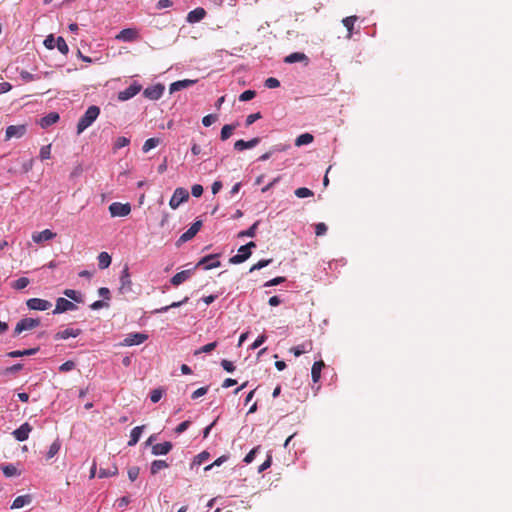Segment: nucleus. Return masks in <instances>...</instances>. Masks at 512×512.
Returning <instances> with one entry per match:
<instances>
[{
  "label": "nucleus",
  "mask_w": 512,
  "mask_h": 512,
  "mask_svg": "<svg viewBox=\"0 0 512 512\" xmlns=\"http://www.w3.org/2000/svg\"><path fill=\"white\" fill-rule=\"evenodd\" d=\"M99 114L100 108L98 106H89L88 109L85 111L84 115L78 121L77 134L80 135L88 127H90L93 124V122L98 118Z\"/></svg>",
  "instance_id": "nucleus-1"
},
{
  "label": "nucleus",
  "mask_w": 512,
  "mask_h": 512,
  "mask_svg": "<svg viewBox=\"0 0 512 512\" xmlns=\"http://www.w3.org/2000/svg\"><path fill=\"white\" fill-rule=\"evenodd\" d=\"M44 45L47 49L57 48L59 52L66 55L69 52V47L63 37L59 36L55 38L53 35H49L44 40Z\"/></svg>",
  "instance_id": "nucleus-2"
},
{
  "label": "nucleus",
  "mask_w": 512,
  "mask_h": 512,
  "mask_svg": "<svg viewBox=\"0 0 512 512\" xmlns=\"http://www.w3.org/2000/svg\"><path fill=\"white\" fill-rule=\"evenodd\" d=\"M202 227V221H195L186 232H184L176 241V246L180 247L182 244L188 242L199 232Z\"/></svg>",
  "instance_id": "nucleus-3"
},
{
  "label": "nucleus",
  "mask_w": 512,
  "mask_h": 512,
  "mask_svg": "<svg viewBox=\"0 0 512 512\" xmlns=\"http://www.w3.org/2000/svg\"><path fill=\"white\" fill-rule=\"evenodd\" d=\"M189 193L185 188H176L170 201L169 205L172 209H177L183 202L187 201Z\"/></svg>",
  "instance_id": "nucleus-4"
},
{
  "label": "nucleus",
  "mask_w": 512,
  "mask_h": 512,
  "mask_svg": "<svg viewBox=\"0 0 512 512\" xmlns=\"http://www.w3.org/2000/svg\"><path fill=\"white\" fill-rule=\"evenodd\" d=\"M40 325L39 319L34 318H23L21 319L14 329V335H19L23 331L32 330Z\"/></svg>",
  "instance_id": "nucleus-5"
},
{
  "label": "nucleus",
  "mask_w": 512,
  "mask_h": 512,
  "mask_svg": "<svg viewBox=\"0 0 512 512\" xmlns=\"http://www.w3.org/2000/svg\"><path fill=\"white\" fill-rule=\"evenodd\" d=\"M109 212L112 217H124L131 212V206L129 203L113 202L109 206Z\"/></svg>",
  "instance_id": "nucleus-6"
},
{
  "label": "nucleus",
  "mask_w": 512,
  "mask_h": 512,
  "mask_svg": "<svg viewBox=\"0 0 512 512\" xmlns=\"http://www.w3.org/2000/svg\"><path fill=\"white\" fill-rule=\"evenodd\" d=\"M165 90V86L161 83L149 86L143 91L145 98L150 100H158L162 97Z\"/></svg>",
  "instance_id": "nucleus-7"
},
{
  "label": "nucleus",
  "mask_w": 512,
  "mask_h": 512,
  "mask_svg": "<svg viewBox=\"0 0 512 512\" xmlns=\"http://www.w3.org/2000/svg\"><path fill=\"white\" fill-rule=\"evenodd\" d=\"M26 306L30 310L46 311L52 307V303L41 298H30L26 301Z\"/></svg>",
  "instance_id": "nucleus-8"
},
{
  "label": "nucleus",
  "mask_w": 512,
  "mask_h": 512,
  "mask_svg": "<svg viewBox=\"0 0 512 512\" xmlns=\"http://www.w3.org/2000/svg\"><path fill=\"white\" fill-rule=\"evenodd\" d=\"M76 309H77V306L72 301H70L69 299L60 297L56 300V305H55V309L53 310V314H62L67 311H73Z\"/></svg>",
  "instance_id": "nucleus-9"
},
{
  "label": "nucleus",
  "mask_w": 512,
  "mask_h": 512,
  "mask_svg": "<svg viewBox=\"0 0 512 512\" xmlns=\"http://www.w3.org/2000/svg\"><path fill=\"white\" fill-rule=\"evenodd\" d=\"M148 339V335L145 333L135 332L129 333L124 338L122 345L124 346H134L140 345Z\"/></svg>",
  "instance_id": "nucleus-10"
},
{
  "label": "nucleus",
  "mask_w": 512,
  "mask_h": 512,
  "mask_svg": "<svg viewBox=\"0 0 512 512\" xmlns=\"http://www.w3.org/2000/svg\"><path fill=\"white\" fill-rule=\"evenodd\" d=\"M142 89V86L138 82H133L129 87L118 93V99L120 101H127L137 95Z\"/></svg>",
  "instance_id": "nucleus-11"
},
{
  "label": "nucleus",
  "mask_w": 512,
  "mask_h": 512,
  "mask_svg": "<svg viewBox=\"0 0 512 512\" xmlns=\"http://www.w3.org/2000/svg\"><path fill=\"white\" fill-rule=\"evenodd\" d=\"M119 290L122 294H127L132 291V281L130 279L128 266H125L121 272Z\"/></svg>",
  "instance_id": "nucleus-12"
},
{
  "label": "nucleus",
  "mask_w": 512,
  "mask_h": 512,
  "mask_svg": "<svg viewBox=\"0 0 512 512\" xmlns=\"http://www.w3.org/2000/svg\"><path fill=\"white\" fill-rule=\"evenodd\" d=\"M115 38L123 42H133L139 38V32L134 28H125Z\"/></svg>",
  "instance_id": "nucleus-13"
},
{
  "label": "nucleus",
  "mask_w": 512,
  "mask_h": 512,
  "mask_svg": "<svg viewBox=\"0 0 512 512\" xmlns=\"http://www.w3.org/2000/svg\"><path fill=\"white\" fill-rule=\"evenodd\" d=\"M26 133L25 125H10L6 128L5 140L21 138Z\"/></svg>",
  "instance_id": "nucleus-14"
},
{
  "label": "nucleus",
  "mask_w": 512,
  "mask_h": 512,
  "mask_svg": "<svg viewBox=\"0 0 512 512\" xmlns=\"http://www.w3.org/2000/svg\"><path fill=\"white\" fill-rule=\"evenodd\" d=\"M217 258V254L207 255L198 262L197 266H203L205 270L217 268L221 265L220 261Z\"/></svg>",
  "instance_id": "nucleus-15"
},
{
  "label": "nucleus",
  "mask_w": 512,
  "mask_h": 512,
  "mask_svg": "<svg viewBox=\"0 0 512 512\" xmlns=\"http://www.w3.org/2000/svg\"><path fill=\"white\" fill-rule=\"evenodd\" d=\"M82 333V330L79 328H71L67 327L64 330L58 331L54 335L55 340H66L68 338H76Z\"/></svg>",
  "instance_id": "nucleus-16"
},
{
  "label": "nucleus",
  "mask_w": 512,
  "mask_h": 512,
  "mask_svg": "<svg viewBox=\"0 0 512 512\" xmlns=\"http://www.w3.org/2000/svg\"><path fill=\"white\" fill-rule=\"evenodd\" d=\"M32 431V427L29 423H23L19 428L15 429L12 432V435L14 438L19 441L23 442L28 439L30 432Z\"/></svg>",
  "instance_id": "nucleus-17"
},
{
  "label": "nucleus",
  "mask_w": 512,
  "mask_h": 512,
  "mask_svg": "<svg viewBox=\"0 0 512 512\" xmlns=\"http://www.w3.org/2000/svg\"><path fill=\"white\" fill-rule=\"evenodd\" d=\"M251 251L248 250V247H245L244 245H242L239 249H238V253L234 256H232L230 259H229V262L231 264H240V263H243L245 262L250 256H251Z\"/></svg>",
  "instance_id": "nucleus-18"
},
{
  "label": "nucleus",
  "mask_w": 512,
  "mask_h": 512,
  "mask_svg": "<svg viewBox=\"0 0 512 512\" xmlns=\"http://www.w3.org/2000/svg\"><path fill=\"white\" fill-rule=\"evenodd\" d=\"M55 237H56V233H54L50 229H45L40 232H34L32 234V240L37 244H41L42 242L52 240Z\"/></svg>",
  "instance_id": "nucleus-19"
},
{
  "label": "nucleus",
  "mask_w": 512,
  "mask_h": 512,
  "mask_svg": "<svg viewBox=\"0 0 512 512\" xmlns=\"http://www.w3.org/2000/svg\"><path fill=\"white\" fill-rule=\"evenodd\" d=\"M173 448V444L169 441L152 445L151 453L154 456H161L168 454Z\"/></svg>",
  "instance_id": "nucleus-20"
},
{
  "label": "nucleus",
  "mask_w": 512,
  "mask_h": 512,
  "mask_svg": "<svg viewBox=\"0 0 512 512\" xmlns=\"http://www.w3.org/2000/svg\"><path fill=\"white\" fill-rule=\"evenodd\" d=\"M259 143H260L259 137L252 138L249 141L240 139L234 143V149L237 151H244L246 149H252V148L256 147Z\"/></svg>",
  "instance_id": "nucleus-21"
},
{
  "label": "nucleus",
  "mask_w": 512,
  "mask_h": 512,
  "mask_svg": "<svg viewBox=\"0 0 512 512\" xmlns=\"http://www.w3.org/2000/svg\"><path fill=\"white\" fill-rule=\"evenodd\" d=\"M193 274V269L183 270L176 273L170 280L173 286H179L180 284L187 281Z\"/></svg>",
  "instance_id": "nucleus-22"
},
{
  "label": "nucleus",
  "mask_w": 512,
  "mask_h": 512,
  "mask_svg": "<svg viewBox=\"0 0 512 512\" xmlns=\"http://www.w3.org/2000/svg\"><path fill=\"white\" fill-rule=\"evenodd\" d=\"M205 16H206L205 9L198 7L188 13L186 20L188 23L193 24V23L200 22L202 19L205 18Z\"/></svg>",
  "instance_id": "nucleus-23"
},
{
  "label": "nucleus",
  "mask_w": 512,
  "mask_h": 512,
  "mask_svg": "<svg viewBox=\"0 0 512 512\" xmlns=\"http://www.w3.org/2000/svg\"><path fill=\"white\" fill-rule=\"evenodd\" d=\"M196 83V80H190V79H184V80H179V81H176V82H173L170 87H169V91L170 93H174V92H177V91H180V90H183V89H186L188 87H191L193 86L194 84Z\"/></svg>",
  "instance_id": "nucleus-24"
},
{
  "label": "nucleus",
  "mask_w": 512,
  "mask_h": 512,
  "mask_svg": "<svg viewBox=\"0 0 512 512\" xmlns=\"http://www.w3.org/2000/svg\"><path fill=\"white\" fill-rule=\"evenodd\" d=\"M38 351H39L38 347H36V348H29V349H25V350H14V351L8 352L6 354V356L10 357V358H18V357H23V356H32V355H35Z\"/></svg>",
  "instance_id": "nucleus-25"
},
{
  "label": "nucleus",
  "mask_w": 512,
  "mask_h": 512,
  "mask_svg": "<svg viewBox=\"0 0 512 512\" xmlns=\"http://www.w3.org/2000/svg\"><path fill=\"white\" fill-rule=\"evenodd\" d=\"M59 120V114L56 112H51L46 116L42 117L40 120V126L42 128H47L53 124H55Z\"/></svg>",
  "instance_id": "nucleus-26"
},
{
  "label": "nucleus",
  "mask_w": 512,
  "mask_h": 512,
  "mask_svg": "<svg viewBox=\"0 0 512 512\" xmlns=\"http://www.w3.org/2000/svg\"><path fill=\"white\" fill-rule=\"evenodd\" d=\"M144 428H145V426L141 425V426H136L131 430L130 440L128 441V446H135L138 443Z\"/></svg>",
  "instance_id": "nucleus-27"
},
{
  "label": "nucleus",
  "mask_w": 512,
  "mask_h": 512,
  "mask_svg": "<svg viewBox=\"0 0 512 512\" xmlns=\"http://www.w3.org/2000/svg\"><path fill=\"white\" fill-rule=\"evenodd\" d=\"M63 294L70 300L76 302V303H83L84 302V296L81 292L73 290V289H65L63 291Z\"/></svg>",
  "instance_id": "nucleus-28"
},
{
  "label": "nucleus",
  "mask_w": 512,
  "mask_h": 512,
  "mask_svg": "<svg viewBox=\"0 0 512 512\" xmlns=\"http://www.w3.org/2000/svg\"><path fill=\"white\" fill-rule=\"evenodd\" d=\"M307 60H308V58L304 53L294 52V53H291L288 56H286L284 59V62L292 64V63L302 62V61H307Z\"/></svg>",
  "instance_id": "nucleus-29"
},
{
  "label": "nucleus",
  "mask_w": 512,
  "mask_h": 512,
  "mask_svg": "<svg viewBox=\"0 0 512 512\" xmlns=\"http://www.w3.org/2000/svg\"><path fill=\"white\" fill-rule=\"evenodd\" d=\"M312 350V344L311 342H307V343H302L298 346H295V347H292L291 348V352H293V354L296 356V357H299L301 356L302 354L304 353H307L309 351Z\"/></svg>",
  "instance_id": "nucleus-30"
},
{
  "label": "nucleus",
  "mask_w": 512,
  "mask_h": 512,
  "mask_svg": "<svg viewBox=\"0 0 512 512\" xmlns=\"http://www.w3.org/2000/svg\"><path fill=\"white\" fill-rule=\"evenodd\" d=\"M31 502V497L29 495H21L14 499L11 508L19 509L28 505Z\"/></svg>",
  "instance_id": "nucleus-31"
},
{
  "label": "nucleus",
  "mask_w": 512,
  "mask_h": 512,
  "mask_svg": "<svg viewBox=\"0 0 512 512\" xmlns=\"http://www.w3.org/2000/svg\"><path fill=\"white\" fill-rule=\"evenodd\" d=\"M324 367L323 361L314 362L311 369V376L314 383L318 382L321 377V370Z\"/></svg>",
  "instance_id": "nucleus-32"
},
{
  "label": "nucleus",
  "mask_w": 512,
  "mask_h": 512,
  "mask_svg": "<svg viewBox=\"0 0 512 512\" xmlns=\"http://www.w3.org/2000/svg\"><path fill=\"white\" fill-rule=\"evenodd\" d=\"M189 300L188 297H185L183 300L181 301H177V302H173L172 304L170 305H167V306H164V307H161V308H158V309H155L153 311V313L155 314H161V313H166L167 311H169L171 308H178L182 305H184L185 303H187Z\"/></svg>",
  "instance_id": "nucleus-33"
},
{
  "label": "nucleus",
  "mask_w": 512,
  "mask_h": 512,
  "mask_svg": "<svg viewBox=\"0 0 512 512\" xmlns=\"http://www.w3.org/2000/svg\"><path fill=\"white\" fill-rule=\"evenodd\" d=\"M168 467L169 464L165 460H154L150 465V473L156 475L160 470Z\"/></svg>",
  "instance_id": "nucleus-34"
},
{
  "label": "nucleus",
  "mask_w": 512,
  "mask_h": 512,
  "mask_svg": "<svg viewBox=\"0 0 512 512\" xmlns=\"http://www.w3.org/2000/svg\"><path fill=\"white\" fill-rule=\"evenodd\" d=\"M111 264V256L107 252H101L98 255V266L100 269H106Z\"/></svg>",
  "instance_id": "nucleus-35"
},
{
  "label": "nucleus",
  "mask_w": 512,
  "mask_h": 512,
  "mask_svg": "<svg viewBox=\"0 0 512 512\" xmlns=\"http://www.w3.org/2000/svg\"><path fill=\"white\" fill-rule=\"evenodd\" d=\"M236 127H237V124L224 125L220 132L221 140L226 141L227 139H229Z\"/></svg>",
  "instance_id": "nucleus-36"
},
{
  "label": "nucleus",
  "mask_w": 512,
  "mask_h": 512,
  "mask_svg": "<svg viewBox=\"0 0 512 512\" xmlns=\"http://www.w3.org/2000/svg\"><path fill=\"white\" fill-rule=\"evenodd\" d=\"M259 223H260V221H256L248 229L240 231L238 233V235H237L238 238H243V237H251L252 238V237H254L256 235V231H257Z\"/></svg>",
  "instance_id": "nucleus-37"
},
{
  "label": "nucleus",
  "mask_w": 512,
  "mask_h": 512,
  "mask_svg": "<svg viewBox=\"0 0 512 512\" xmlns=\"http://www.w3.org/2000/svg\"><path fill=\"white\" fill-rule=\"evenodd\" d=\"M313 139H314L313 135H311L309 133H304V134L299 135L296 138L295 145L298 147L303 146V145H308V144L312 143Z\"/></svg>",
  "instance_id": "nucleus-38"
},
{
  "label": "nucleus",
  "mask_w": 512,
  "mask_h": 512,
  "mask_svg": "<svg viewBox=\"0 0 512 512\" xmlns=\"http://www.w3.org/2000/svg\"><path fill=\"white\" fill-rule=\"evenodd\" d=\"M117 473H118V469L116 466H112L111 468H107V469L100 468L99 472H98V477L99 478H108V477L115 476Z\"/></svg>",
  "instance_id": "nucleus-39"
},
{
  "label": "nucleus",
  "mask_w": 512,
  "mask_h": 512,
  "mask_svg": "<svg viewBox=\"0 0 512 512\" xmlns=\"http://www.w3.org/2000/svg\"><path fill=\"white\" fill-rule=\"evenodd\" d=\"M30 283V280L27 277H20L16 281H14L11 286L15 290H22L26 288Z\"/></svg>",
  "instance_id": "nucleus-40"
},
{
  "label": "nucleus",
  "mask_w": 512,
  "mask_h": 512,
  "mask_svg": "<svg viewBox=\"0 0 512 512\" xmlns=\"http://www.w3.org/2000/svg\"><path fill=\"white\" fill-rule=\"evenodd\" d=\"M159 142H160V141H159V139H158V138H149V139H147V140L144 142L143 146H142V151H143L144 153L149 152L151 149H153V148H155L156 146H158Z\"/></svg>",
  "instance_id": "nucleus-41"
},
{
  "label": "nucleus",
  "mask_w": 512,
  "mask_h": 512,
  "mask_svg": "<svg viewBox=\"0 0 512 512\" xmlns=\"http://www.w3.org/2000/svg\"><path fill=\"white\" fill-rule=\"evenodd\" d=\"M60 447H61V444L59 442V440H55L49 447L48 451H47V454H46V458L47 459H51L53 458L60 450Z\"/></svg>",
  "instance_id": "nucleus-42"
},
{
  "label": "nucleus",
  "mask_w": 512,
  "mask_h": 512,
  "mask_svg": "<svg viewBox=\"0 0 512 512\" xmlns=\"http://www.w3.org/2000/svg\"><path fill=\"white\" fill-rule=\"evenodd\" d=\"M19 75H20L21 80L25 83L39 80L41 78L39 75L29 73L28 71H25V70L20 71Z\"/></svg>",
  "instance_id": "nucleus-43"
},
{
  "label": "nucleus",
  "mask_w": 512,
  "mask_h": 512,
  "mask_svg": "<svg viewBox=\"0 0 512 512\" xmlns=\"http://www.w3.org/2000/svg\"><path fill=\"white\" fill-rule=\"evenodd\" d=\"M1 469L6 477H12L18 474V470L13 464L3 465Z\"/></svg>",
  "instance_id": "nucleus-44"
},
{
  "label": "nucleus",
  "mask_w": 512,
  "mask_h": 512,
  "mask_svg": "<svg viewBox=\"0 0 512 512\" xmlns=\"http://www.w3.org/2000/svg\"><path fill=\"white\" fill-rule=\"evenodd\" d=\"M356 20H357V16H349L342 20L343 25L347 28V30L349 32V37L352 34V30H353L354 23L356 22Z\"/></svg>",
  "instance_id": "nucleus-45"
},
{
  "label": "nucleus",
  "mask_w": 512,
  "mask_h": 512,
  "mask_svg": "<svg viewBox=\"0 0 512 512\" xmlns=\"http://www.w3.org/2000/svg\"><path fill=\"white\" fill-rule=\"evenodd\" d=\"M217 347V342L208 343L194 352L195 355L200 353H210Z\"/></svg>",
  "instance_id": "nucleus-46"
},
{
  "label": "nucleus",
  "mask_w": 512,
  "mask_h": 512,
  "mask_svg": "<svg viewBox=\"0 0 512 512\" xmlns=\"http://www.w3.org/2000/svg\"><path fill=\"white\" fill-rule=\"evenodd\" d=\"M295 195L298 198H307L313 196V192L306 187H300L295 190Z\"/></svg>",
  "instance_id": "nucleus-47"
},
{
  "label": "nucleus",
  "mask_w": 512,
  "mask_h": 512,
  "mask_svg": "<svg viewBox=\"0 0 512 512\" xmlns=\"http://www.w3.org/2000/svg\"><path fill=\"white\" fill-rule=\"evenodd\" d=\"M218 120L217 114H208L202 118V124L205 127L211 126L213 123H215Z\"/></svg>",
  "instance_id": "nucleus-48"
},
{
  "label": "nucleus",
  "mask_w": 512,
  "mask_h": 512,
  "mask_svg": "<svg viewBox=\"0 0 512 512\" xmlns=\"http://www.w3.org/2000/svg\"><path fill=\"white\" fill-rule=\"evenodd\" d=\"M39 157L41 160H47L51 157V144L41 147Z\"/></svg>",
  "instance_id": "nucleus-49"
},
{
  "label": "nucleus",
  "mask_w": 512,
  "mask_h": 512,
  "mask_svg": "<svg viewBox=\"0 0 512 512\" xmlns=\"http://www.w3.org/2000/svg\"><path fill=\"white\" fill-rule=\"evenodd\" d=\"M22 369H23V364L16 363V364H14V365H12L10 367L5 368V370L3 371V374H5V375L15 374V373L19 372Z\"/></svg>",
  "instance_id": "nucleus-50"
},
{
  "label": "nucleus",
  "mask_w": 512,
  "mask_h": 512,
  "mask_svg": "<svg viewBox=\"0 0 512 512\" xmlns=\"http://www.w3.org/2000/svg\"><path fill=\"white\" fill-rule=\"evenodd\" d=\"M271 262H272V259H262L250 268V272L260 270V269L268 266Z\"/></svg>",
  "instance_id": "nucleus-51"
},
{
  "label": "nucleus",
  "mask_w": 512,
  "mask_h": 512,
  "mask_svg": "<svg viewBox=\"0 0 512 512\" xmlns=\"http://www.w3.org/2000/svg\"><path fill=\"white\" fill-rule=\"evenodd\" d=\"M255 95H256V92L254 90H246L240 94L239 100L242 102H246V101L253 99L255 97Z\"/></svg>",
  "instance_id": "nucleus-52"
},
{
  "label": "nucleus",
  "mask_w": 512,
  "mask_h": 512,
  "mask_svg": "<svg viewBox=\"0 0 512 512\" xmlns=\"http://www.w3.org/2000/svg\"><path fill=\"white\" fill-rule=\"evenodd\" d=\"M130 140L126 137H118L114 143V149H121L129 145Z\"/></svg>",
  "instance_id": "nucleus-53"
},
{
  "label": "nucleus",
  "mask_w": 512,
  "mask_h": 512,
  "mask_svg": "<svg viewBox=\"0 0 512 512\" xmlns=\"http://www.w3.org/2000/svg\"><path fill=\"white\" fill-rule=\"evenodd\" d=\"M260 447H254L252 450L249 451V453L245 456L244 462L246 464H250L256 457L257 453L259 452Z\"/></svg>",
  "instance_id": "nucleus-54"
},
{
  "label": "nucleus",
  "mask_w": 512,
  "mask_h": 512,
  "mask_svg": "<svg viewBox=\"0 0 512 512\" xmlns=\"http://www.w3.org/2000/svg\"><path fill=\"white\" fill-rule=\"evenodd\" d=\"M162 395H163V390L162 389H154L150 393V400L153 403H157L162 398Z\"/></svg>",
  "instance_id": "nucleus-55"
},
{
  "label": "nucleus",
  "mask_w": 512,
  "mask_h": 512,
  "mask_svg": "<svg viewBox=\"0 0 512 512\" xmlns=\"http://www.w3.org/2000/svg\"><path fill=\"white\" fill-rule=\"evenodd\" d=\"M280 86V81L277 78L269 77L265 80V87L274 89Z\"/></svg>",
  "instance_id": "nucleus-56"
},
{
  "label": "nucleus",
  "mask_w": 512,
  "mask_h": 512,
  "mask_svg": "<svg viewBox=\"0 0 512 512\" xmlns=\"http://www.w3.org/2000/svg\"><path fill=\"white\" fill-rule=\"evenodd\" d=\"M267 337L265 334L259 335L256 340L251 344L250 349L255 350L259 348L265 341Z\"/></svg>",
  "instance_id": "nucleus-57"
},
{
  "label": "nucleus",
  "mask_w": 512,
  "mask_h": 512,
  "mask_svg": "<svg viewBox=\"0 0 512 512\" xmlns=\"http://www.w3.org/2000/svg\"><path fill=\"white\" fill-rule=\"evenodd\" d=\"M228 460V456L223 455L219 458H217L212 464L205 467V471L211 470L214 466H220L224 462Z\"/></svg>",
  "instance_id": "nucleus-58"
},
{
  "label": "nucleus",
  "mask_w": 512,
  "mask_h": 512,
  "mask_svg": "<svg viewBox=\"0 0 512 512\" xmlns=\"http://www.w3.org/2000/svg\"><path fill=\"white\" fill-rule=\"evenodd\" d=\"M75 368V363L71 360L64 362L59 367L60 372H69L72 371Z\"/></svg>",
  "instance_id": "nucleus-59"
},
{
  "label": "nucleus",
  "mask_w": 512,
  "mask_h": 512,
  "mask_svg": "<svg viewBox=\"0 0 512 512\" xmlns=\"http://www.w3.org/2000/svg\"><path fill=\"white\" fill-rule=\"evenodd\" d=\"M261 117H262V115L260 112L248 115L246 118V126L252 125L255 121L259 120Z\"/></svg>",
  "instance_id": "nucleus-60"
},
{
  "label": "nucleus",
  "mask_w": 512,
  "mask_h": 512,
  "mask_svg": "<svg viewBox=\"0 0 512 512\" xmlns=\"http://www.w3.org/2000/svg\"><path fill=\"white\" fill-rule=\"evenodd\" d=\"M327 232V226L325 223H317L315 225V234L317 236H322Z\"/></svg>",
  "instance_id": "nucleus-61"
},
{
  "label": "nucleus",
  "mask_w": 512,
  "mask_h": 512,
  "mask_svg": "<svg viewBox=\"0 0 512 512\" xmlns=\"http://www.w3.org/2000/svg\"><path fill=\"white\" fill-rule=\"evenodd\" d=\"M191 194L198 198L200 197L202 194H203V187L202 185L200 184H194L192 187H191Z\"/></svg>",
  "instance_id": "nucleus-62"
},
{
  "label": "nucleus",
  "mask_w": 512,
  "mask_h": 512,
  "mask_svg": "<svg viewBox=\"0 0 512 512\" xmlns=\"http://www.w3.org/2000/svg\"><path fill=\"white\" fill-rule=\"evenodd\" d=\"M209 458V453L206 451L201 452L196 456L194 459V464H202L204 461H206Z\"/></svg>",
  "instance_id": "nucleus-63"
},
{
  "label": "nucleus",
  "mask_w": 512,
  "mask_h": 512,
  "mask_svg": "<svg viewBox=\"0 0 512 512\" xmlns=\"http://www.w3.org/2000/svg\"><path fill=\"white\" fill-rule=\"evenodd\" d=\"M139 476V468L136 466H133L129 468L128 470V477L131 481H135Z\"/></svg>",
  "instance_id": "nucleus-64"
}]
</instances>
